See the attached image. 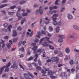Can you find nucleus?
<instances>
[{"instance_id":"1","label":"nucleus","mask_w":79,"mask_h":79,"mask_svg":"<svg viewBox=\"0 0 79 79\" xmlns=\"http://www.w3.org/2000/svg\"><path fill=\"white\" fill-rule=\"evenodd\" d=\"M10 66H11V62H9L6 64V66H4L0 69V74H1L3 72V69H4L5 68H8V67H10Z\"/></svg>"},{"instance_id":"2","label":"nucleus","mask_w":79,"mask_h":79,"mask_svg":"<svg viewBox=\"0 0 79 79\" xmlns=\"http://www.w3.org/2000/svg\"><path fill=\"white\" fill-rule=\"evenodd\" d=\"M51 61L52 62H56V63L58 62L59 58L57 57H52L51 58Z\"/></svg>"},{"instance_id":"3","label":"nucleus","mask_w":79,"mask_h":79,"mask_svg":"<svg viewBox=\"0 0 79 79\" xmlns=\"http://www.w3.org/2000/svg\"><path fill=\"white\" fill-rule=\"evenodd\" d=\"M24 77L26 79H29L30 78V76H29V73H24Z\"/></svg>"},{"instance_id":"4","label":"nucleus","mask_w":79,"mask_h":79,"mask_svg":"<svg viewBox=\"0 0 79 79\" xmlns=\"http://www.w3.org/2000/svg\"><path fill=\"white\" fill-rule=\"evenodd\" d=\"M38 12L40 13V15H42L43 13H44V10L43 9H42V6H40V9L38 10Z\"/></svg>"},{"instance_id":"5","label":"nucleus","mask_w":79,"mask_h":79,"mask_svg":"<svg viewBox=\"0 0 79 79\" xmlns=\"http://www.w3.org/2000/svg\"><path fill=\"white\" fill-rule=\"evenodd\" d=\"M18 35V33L16 32V31L15 30H13V34L12 36L13 37H16Z\"/></svg>"},{"instance_id":"6","label":"nucleus","mask_w":79,"mask_h":79,"mask_svg":"<svg viewBox=\"0 0 79 79\" xmlns=\"http://www.w3.org/2000/svg\"><path fill=\"white\" fill-rule=\"evenodd\" d=\"M53 74H54V72L52 70H49L48 72V74L49 76H52L53 75Z\"/></svg>"},{"instance_id":"7","label":"nucleus","mask_w":79,"mask_h":79,"mask_svg":"<svg viewBox=\"0 0 79 79\" xmlns=\"http://www.w3.org/2000/svg\"><path fill=\"white\" fill-rule=\"evenodd\" d=\"M42 52V50H41V49H39L37 51L36 53L38 55H39Z\"/></svg>"},{"instance_id":"8","label":"nucleus","mask_w":79,"mask_h":79,"mask_svg":"<svg viewBox=\"0 0 79 79\" xmlns=\"http://www.w3.org/2000/svg\"><path fill=\"white\" fill-rule=\"evenodd\" d=\"M18 65H12L11 67V68H13V69H18Z\"/></svg>"},{"instance_id":"9","label":"nucleus","mask_w":79,"mask_h":79,"mask_svg":"<svg viewBox=\"0 0 79 79\" xmlns=\"http://www.w3.org/2000/svg\"><path fill=\"white\" fill-rule=\"evenodd\" d=\"M8 4H4L1 5L0 6V8H4V7H5V6H8Z\"/></svg>"},{"instance_id":"10","label":"nucleus","mask_w":79,"mask_h":79,"mask_svg":"<svg viewBox=\"0 0 79 79\" xmlns=\"http://www.w3.org/2000/svg\"><path fill=\"white\" fill-rule=\"evenodd\" d=\"M70 37L72 39H74L75 38V34L73 33L70 35Z\"/></svg>"},{"instance_id":"11","label":"nucleus","mask_w":79,"mask_h":79,"mask_svg":"<svg viewBox=\"0 0 79 79\" xmlns=\"http://www.w3.org/2000/svg\"><path fill=\"white\" fill-rule=\"evenodd\" d=\"M36 69H37V70H38V71H40L42 69V68H41V67L39 66H36Z\"/></svg>"},{"instance_id":"12","label":"nucleus","mask_w":79,"mask_h":79,"mask_svg":"<svg viewBox=\"0 0 79 79\" xmlns=\"http://www.w3.org/2000/svg\"><path fill=\"white\" fill-rule=\"evenodd\" d=\"M45 19L47 20V21H48V22H45V23L46 24H48V23H49V22H50V19H48V17H46L45 18Z\"/></svg>"},{"instance_id":"13","label":"nucleus","mask_w":79,"mask_h":79,"mask_svg":"<svg viewBox=\"0 0 79 79\" xmlns=\"http://www.w3.org/2000/svg\"><path fill=\"white\" fill-rule=\"evenodd\" d=\"M65 52L67 53H69V52H70V50H69V48H67L65 49Z\"/></svg>"},{"instance_id":"14","label":"nucleus","mask_w":79,"mask_h":79,"mask_svg":"<svg viewBox=\"0 0 79 79\" xmlns=\"http://www.w3.org/2000/svg\"><path fill=\"white\" fill-rule=\"evenodd\" d=\"M58 56L60 57H63V54L62 53V52H60L58 54Z\"/></svg>"},{"instance_id":"15","label":"nucleus","mask_w":79,"mask_h":79,"mask_svg":"<svg viewBox=\"0 0 79 79\" xmlns=\"http://www.w3.org/2000/svg\"><path fill=\"white\" fill-rule=\"evenodd\" d=\"M32 49L33 51H36V50H37V46H34V47L32 48Z\"/></svg>"},{"instance_id":"16","label":"nucleus","mask_w":79,"mask_h":79,"mask_svg":"<svg viewBox=\"0 0 79 79\" xmlns=\"http://www.w3.org/2000/svg\"><path fill=\"white\" fill-rule=\"evenodd\" d=\"M68 18L69 19H73V16H72V15H70L68 14Z\"/></svg>"},{"instance_id":"17","label":"nucleus","mask_w":79,"mask_h":79,"mask_svg":"<svg viewBox=\"0 0 79 79\" xmlns=\"http://www.w3.org/2000/svg\"><path fill=\"white\" fill-rule=\"evenodd\" d=\"M34 58V57H32V56H31L28 59H27V61H31V60H33Z\"/></svg>"},{"instance_id":"18","label":"nucleus","mask_w":79,"mask_h":79,"mask_svg":"<svg viewBox=\"0 0 79 79\" xmlns=\"http://www.w3.org/2000/svg\"><path fill=\"white\" fill-rule=\"evenodd\" d=\"M60 31V27H56V32H58Z\"/></svg>"},{"instance_id":"19","label":"nucleus","mask_w":79,"mask_h":79,"mask_svg":"<svg viewBox=\"0 0 79 79\" xmlns=\"http://www.w3.org/2000/svg\"><path fill=\"white\" fill-rule=\"evenodd\" d=\"M52 24L54 26H57L58 24V22L56 21H55Z\"/></svg>"},{"instance_id":"20","label":"nucleus","mask_w":79,"mask_h":79,"mask_svg":"<svg viewBox=\"0 0 79 79\" xmlns=\"http://www.w3.org/2000/svg\"><path fill=\"white\" fill-rule=\"evenodd\" d=\"M26 3V1H22L20 2V5H22Z\"/></svg>"},{"instance_id":"21","label":"nucleus","mask_w":79,"mask_h":79,"mask_svg":"<svg viewBox=\"0 0 79 79\" xmlns=\"http://www.w3.org/2000/svg\"><path fill=\"white\" fill-rule=\"evenodd\" d=\"M28 15V14L27 13H23L22 14V16H27Z\"/></svg>"},{"instance_id":"22","label":"nucleus","mask_w":79,"mask_h":79,"mask_svg":"<svg viewBox=\"0 0 79 79\" xmlns=\"http://www.w3.org/2000/svg\"><path fill=\"white\" fill-rule=\"evenodd\" d=\"M13 42H17V41L18 40V38H14L13 40Z\"/></svg>"},{"instance_id":"23","label":"nucleus","mask_w":79,"mask_h":79,"mask_svg":"<svg viewBox=\"0 0 79 79\" xmlns=\"http://www.w3.org/2000/svg\"><path fill=\"white\" fill-rule=\"evenodd\" d=\"M8 1L7 0H4L2 1L1 2L2 3H7L8 2Z\"/></svg>"},{"instance_id":"24","label":"nucleus","mask_w":79,"mask_h":79,"mask_svg":"<svg viewBox=\"0 0 79 79\" xmlns=\"http://www.w3.org/2000/svg\"><path fill=\"white\" fill-rule=\"evenodd\" d=\"M58 36L59 37L62 38V39H64L65 38V37L63 35H58Z\"/></svg>"},{"instance_id":"25","label":"nucleus","mask_w":79,"mask_h":79,"mask_svg":"<svg viewBox=\"0 0 79 79\" xmlns=\"http://www.w3.org/2000/svg\"><path fill=\"white\" fill-rule=\"evenodd\" d=\"M73 28L74 29H77L78 30H79V27H78L76 25H74L73 26Z\"/></svg>"},{"instance_id":"26","label":"nucleus","mask_w":79,"mask_h":79,"mask_svg":"<svg viewBox=\"0 0 79 79\" xmlns=\"http://www.w3.org/2000/svg\"><path fill=\"white\" fill-rule=\"evenodd\" d=\"M8 26V24L7 23H6L3 24V26L4 27H7Z\"/></svg>"},{"instance_id":"27","label":"nucleus","mask_w":79,"mask_h":79,"mask_svg":"<svg viewBox=\"0 0 79 79\" xmlns=\"http://www.w3.org/2000/svg\"><path fill=\"white\" fill-rule=\"evenodd\" d=\"M59 42L61 43V42H63V40L62 39L60 38L58 40Z\"/></svg>"},{"instance_id":"28","label":"nucleus","mask_w":79,"mask_h":79,"mask_svg":"<svg viewBox=\"0 0 79 79\" xmlns=\"http://www.w3.org/2000/svg\"><path fill=\"white\" fill-rule=\"evenodd\" d=\"M74 63V61H73V60H71L69 61V64L71 65H72V64H73Z\"/></svg>"},{"instance_id":"29","label":"nucleus","mask_w":79,"mask_h":79,"mask_svg":"<svg viewBox=\"0 0 79 79\" xmlns=\"http://www.w3.org/2000/svg\"><path fill=\"white\" fill-rule=\"evenodd\" d=\"M49 29L50 32H52V31H53V29L52 27H51V26L49 27Z\"/></svg>"},{"instance_id":"30","label":"nucleus","mask_w":79,"mask_h":79,"mask_svg":"<svg viewBox=\"0 0 79 79\" xmlns=\"http://www.w3.org/2000/svg\"><path fill=\"white\" fill-rule=\"evenodd\" d=\"M28 74L30 76H31V77L32 78H34V76H33V75L31 73H28Z\"/></svg>"},{"instance_id":"31","label":"nucleus","mask_w":79,"mask_h":79,"mask_svg":"<svg viewBox=\"0 0 79 79\" xmlns=\"http://www.w3.org/2000/svg\"><path fill=\"white\" fill-rule=\"evenodd\" d=\"M14 14V12H8V15H10V16H11L13 15Z\"/></svg>"},{"instance_id":"32","label":"nucleus","mask_w":79,"mask_h":79,"mask_svg":"<svg viewBox=\"0 0 79 79\" xmlns=\"http://www.w3.org/2000/svg\"><path fill=\"white\" fill-rule=\"evenodd\" d=\"M58 14H55L53 15L52 18H53V17H58Z\"/></svg>"},{"instance_id":"33","label":"nucleus","mask_w":79,"mask_h":79,"mask_svg":"<svg viewBox=\"0 0 79 79\" xmlns=\"http://www.w3.org/2000/svg\"><path fill=\"white\" fill-rule=\"evenodd\" d=\"M70 59V57L69 56H66L64 59L65 60H67Z\"/></svg>"},{"instance_id":"34","label":"nucleus","mask_w":79,"mask_h":79,"mask_svg":"<svg viewBox=\"0 0 79 79\" xmlns=\"http://www.w3.org/2000/svg\"><path fill=\"white\" fill-rule=\"evenodd\" d=\"M7 46L8 48H11V45L10 44H7Z\"/></svg>"},{"instance_id":"35","label":"nucleus","mask_w":79,"mask_h":79,"mask_svg":"<svg viewBox=\"0 0 79 79\" xmlns=\"http://www.w3.org/2000/svg\"><path fill=\"white\" fill-rule=\"evenodd\" d=\"M25 19H23L22 20H21V24H23L24 23L25 21Z\"/></svg>"},{"instance_id":"36","label":"nucleus","mask_w":79,"mask_h":79,"mask_svg":"<svg viewBox=\"0 0 79 79\" xmlns=\"http://www.w3.org/2000/svg\"><path fill=\"white\" fill-rule=\"evenodd\" d=\"M10 71V68H7L5 70V72H8Z\"/></svg>"},{"instance_id":"37","label":"nucleus","mask_w":79,"mask_h":79,"mask_svg":"<svg viewBox=\"0 0 79 79\" xmlns=\"http://www.w3.org/2000/svg\"><path fill=\"white\" fill-rule=\"evenodd\" d=\"M62 24L61 21H60L59 22H57V26H60V25Z\"/></svg>"},{"instance_id":"38","label":"nucleus","mask_w":79,"mask_h":79,"mask_svg":"<svg viewBox=\"0 0 79 79\" xmlns=\"http://www.w3.org/2000/svg\"><path fill=\"white\" fill-rule=\"evenodd\" d=\"M58 51L56 50H54V53L55 55H56V54H58Z\"/></svg>"},{"instance_id":"39","label":"nucleus","mask_w":79,"mask_h":79,"mask_svg":"<svg viewBox=\"0 0 79 79\" xmlns=\"http://www.w3.org/2000/svg\"><path fill=\"white\" fill-rule=\"evenodd\" d=\"M16 15L17 17H18L21 16V14L20 13H17L16 14Z\"/></svg>"},{"instance_id":"40","label":"nucleus","mask_w":79,"mask_h":79,"mask_svg":"<svg viewBox=\"0 0 79 79\" xmlns=\"http://www.w3.org/2000/svg\"><path fill=\"white\" fill-rule=\"evenodd\" d=\"M38 34L39 35H36V37H37V38H38L39 39H40V35H39V34H40V32H38Z\"/></svg>"},{"instance_id":"41","label":"nucleus","mask_w":79,"mask_h":79,"mask_svg":"<svg viewBox=\"0 0 79 79\" xmlns=\"http://www.w3.org/2000/svg\"><path fill=\"white\" fill-rule=\"evenodd\" d=\"M44 69L46 71H49V68H44Z\"/></svg>"},{"instance_id":"42","label":"nucleus","mask_w":79,"mask_h":79,"mask_svg":"<svg viewBox=\"0 0 79 79\" xmlns=\"http://www.w3.org/2000/svg\"><path fill=\"white\" fill-rule=\"evenodd\" d=\"M41 73L43 74H46V71L44 70V69H42L41 71Z\"/></svg>"},{"instance_id":"43","label":"nucleus","mask_w":79,"mask_h":79,"mask_svg":"<svg viewBox=\"0 0 79 79\" xmlns=\"http://www.w3.org/2000/svg\"><path fill=\"white\" fill-rule=\"evenodd\" d=\"M49 48L51 50H54V47L52 46H49Z\"/></svg>"},{"instance_id":"44","label":"nucleus","mask_w":79,"mask_h":79,"mask_svg":"<svg viewBox=\"0 0 79 79\" xmlns=\"http://www.w3.org/2000/svg\"><path fill=\"white\" fill-rule=\"evenodd\" d=\"M2 14L3 15H6V12L5 10H2L1 11Z\"/></svg>"},{"instance_id":"45","label":"nucleus","mask_w":79,"mask_h":79,"mask_svg":"<svg viewBox=\"0 0 79 79\" xmlns=\"http://www.w3.org/2000/svg\"><path fill=\"white\" fill-rule=\"evenodd\" d=\"M38 63L39 64V66H41L42 65V62L40 61V60H38Z\"/></svg>"},{"instance_id":"46","label":"nucleus","mask_w":79,"mask_h":79,"mask_svg":"<svg viewBox=\"0 0 79 79\" xmlns=\"http://www.w3.org/2000/svg\"><path fill=\"white\" fill-rule=\"evenodd\" d=\"M39 55L37 54H35L34 56V57H35L36 58H37L39 57Z\"/></svg>"},{"instance_id":"47","label":"nucleus","mask_w":79,"mask_h":79,"mask_svg":"<svg viewBox=\"0 0 79 79\" xmlns=\"http://www.w3.org/2000/svg\"><path fill=\"white\" fill-rule=\"evenodd\" d=\"M16 6H12L10 7V9H15V8H16Z\"/></svg>"},{"instance_id":"48","label":"nucleus","mask_w":79,"mask_h":79,"mask_svg":"<svg viewBox=\"0 0 79 79\" xmlns=\"http://www.w3.org/2000/svg\"><path fill=\"white\" fill-rule=\"evenodd\" d=\"M52 18V20L53 21H56V20L57 19V18L56 17L54 18V17H53V18Z\"/></svg>"},{"instance_id":"49","label":"nucleus","mask_w":79,"mask_h":79,"mask_svg":"<svg viewBox=\"0 0 79 79\" xmlns=\"http://www.w3.org/2000/svg\"><path fill=\"white\" fill-rule=\"evenodd\" d=\"M18 31H21L22 30V28L21 27H18Z\"/></svg>"},{"instance_id":"50","label":"nucleus","mask_w":79,"mask_h":79,"mask_svg":"<svg viewBox=\"0 0 79 79\" xmlns=\"http://www.w3.org/2000/svg\"><path fill=\"white\" fill-rule=\"evenodd\" d=\"M18 20H20V19H21L22 18H23V17L21 16V15L18 17Z\"/></svg>"},{"instance_id":"51","label":"nucleus","mask_w":79,"mask_h":79,"mask_svg":"<svg viewBox=\"0 0 79 79\" xmlns=\"http://www.w3.org/2000/svg\"><path fill=\"white\" fill-rule=\"evenodd\" d=\"M22 43H23V42L22 41H20L19 43V44H18V47L20 46V45H21Z\"/></svg>"},{"instance_id":"52","label":"nucleus","mask_w":79,"mask_h":79,"mask_svg":"<svg viewBox=\"0 0 79 79\" xmlns=\"http://www.w3.org/2000/svg\"><path fill=\"white\" fill-rule=\"evenodd\" d=\"M31 12V10H29L27 9V13H30Z\"/></svg>"},{"instance_id":"53","label":"nucleus","mask_w":79,"mask_h":79,"mask_svg":"<svg viewBox=\"0 0 79 79\" xmlns=\"http://www.w3.org/2000/svg\"><path fill=\"white\" fill-rule=\"evenodd\" d=\"M44 38H43L42 39H41L40 40V43L41 44V43H42V42L44 41Z\"/></svg>"},{"instance_id":"54","label":"nucleus","mask_w":79,"mask_h":79,"mask_svg":"<svg viewBox=\"0 0 79 79\" xmlns=\"http://www.w3.org/2000/svg\"><path fill=\"white\" fill-rule=\"evenodd\" d=\"M42 34H44V35H46V33H45V32L44 31H41Z\"/></svg>"},{"instance_id":"55","label":"nucleus","mask_w":79,"mask_h":79,"mask_svg":"<svg viewBox=\"0 0 79 79\" xmlns=\"http://www.w3.org/2000/svg\"><path fill=\"white\" fill-rule=\"evenodd\" d=\"M31 45H32V46H35V45H36V43H32L31 44Z\"/></svg>"},{"instance_id":"56","label":"nucleus","mask_w":79,"mask_h":79,"mask_svg":"<svg viewBox=\"0 0 79 79\" xmlns=\"http://www.w3.org/2000/svg\"><path fill=\"white\" fill-rule=\"evenodd\" d=\"M64 10H65V8H64V7L63 8H62L60 11V12H63V11Z\"/></svg>"},{"instance_id":"57","label":"nucleus","mask_w":79,"mask_h":79,"mask_svg":"<svg viewBox=\"0 0 79 79\" xmlns=\"http://www.w3.org/2000/svg\"><path fill=\"white\" fill-rule=\"evenodd\" d=\"M74 52H79V50H77L76 48L74 49Z\"/></svg>"},{"instance_id":"58","label":"nucleus","mask_w":79,"mask_h":79,"mask_svg":"<svg viewBox=\"0 0 79 79\" xmlns=\"http://www.w3.org/2000/svg\"><path fill=\"white\" fill-rule=\"evenodd\" d=\"M39 42V40L37 39H36L35 40L34 42Z\"/></svg>"},{"instance_id":"59","label":"nucleus","mask_w":79,"mask_h":79,"mask_svg":"<svg viewBox=\"0 0 79 79\" xmlns=\"http://www.w3.org/2000/svg\"><path fill=\"white\" fill-rule=\"evenodd\" d=\"M49 10H54L53 7H50Z\"/></svg>"},{"instance_id":"60","label":"nucleus","mask_w":79,"mask_h":79,"mask_svg":"<svg viewBox=\"0 0 79 79\" xmlns=\"http://www.w3.org/2000/svg\"><path fill=\"white\" fill-rule=\"evenodd\" d=\"M50 77L53 79H55V76H50Z\"/></svg>"},{"instance_id":"61","label":"nucleus","mask_w":79,"mask_h":79,"mask_svg":"<svg viewBox=\"0 0 79 79\" xmlns=\"http://www.w3.org/2000/svg\"><path fill=\"white\" fill-rule=\"evenodd\" d=\"M42 45L43 46H47L48 45V44L47 43H44V44H42Z\"/></svg>"},{"instance_id":"62","label":"nucleus","mask_w":79,"mask_h":79,"mask_svg":"<svg viewBox=\"0 0 79 79\" xmlns=\"http://www.w3.org/2000/svg\"><path fill=\"white\" fill-rule=\"evenodd\" d=\"M66 0H63L62 2V4L65 3H66Z\"/></svg>"},{"instance_id":"63","label":"nucleus","mask_w":79,"mask_h":79,"mask_svg":"<svg viewBox=\"0 0 79 79\" xmlns=\"http://www.w3.org/2000/svg\"><path fill=\"white\" fill-rule=\"evenodd\" d=\"M53 8L54 9H57L58 8V6H53Z\"/></svg>"},{"instance_id":"64","label":"nucleus","mask_w":79,"mask_h":79,"mask_svg":"<svg viewBox=\"0 0 79 79\" xmlns=\"http://www.w3.org/2000/svg\"><path fill=\"white\" fill-rule=\"evenodd\" d=\"M71 71H72V73H74V72L75 71V69H72L71 70Z\"/></svg>"}]
</instances>
